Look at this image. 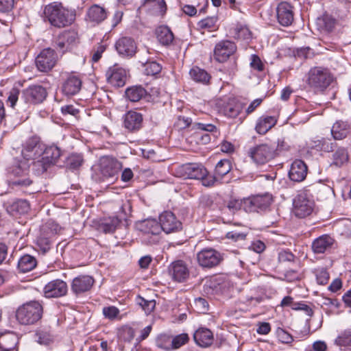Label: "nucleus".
Returning <instances> with one entry per match:
<instances>
[{
    "label": "nucleus",
    "mask_w": 351,
    "mask_h": 351,
    "mask_svg": "<svg viewBox=\"0 0 351 351\" xmlns=\"http://www.w3.org/2000/svg\"><path fill=\"white\" fill-rule=\"evenodd\" d=\"M43 17L51 25L63 28L71 25L75 19V12L63 6L60 2L54 1L43 8Z\"/></svg>",
    "instance_id": "f257e3e1"
},
{
    "label": "nucleus",
    "mask_w": 351,
    "mask_h": 351,
    "mask_svg": "<svg viewBox=\"0 0 351 351\" xmlns=\"http://www.w3.org/2000/svg\"><path fill=\"white\" fill-rule=\"evenodd\" d=\"M43 314L42 304L38 301H30L18 307L16 319L21 325H33L41 319Z\"/></svg>",
    "instance_id": "f03ea898"
},
{
    "label": "nucleus",
    "mask_w": 351,
    "mask_h": 351,
    "mask_svg": "<svg viewBox=\"0 0 351 351\" xmlns=\"http://www.w3.org/2000/svg\"><path fill=\"white\" fill-rule=\"evenodd\" d=\"M334 80L330 69L324 66H314L307 74V84L315 91H324Z\"/></svg>",
    "instance_id": "7ed1b4c3"
},
{
    "label": "nucleus",
    "mask_w": 351,
    "mask_h": 351,
    "mask_svg": "<svg viewBox=\"0 0 351 351\" xmlns=\"http://www.w3.org/2000/svg\"><path fill=\"white\" fill-rule=\"evenodd\" d=\"M273 202L271 194L266 193L243 199L244 210L248 213L265 212L269 209Z\"/></svg>",
    "instance_id": "20e7f679"
},
{
    "label": "nucleus",
    "mask_w": 351,
    "mask_h": 351,
    "mask_svg": "<svg viewBox=\"0 0 351 351\" xmlns=\"http://www.w3.org/2000/svg\"><path fill=\"white\" fill-rule=\"evenodd\" d=\"M248 156L257 165H264L273 159L276 156L274 147L267 143L257 145L250 147Z\"/></svg>",
    "instance_id": "39448f33"
},
{
    "label": "nucleus",
    "mask_w": 351,
    "mask_h": 351,
    "mask_svg": "<svg viewBox=\"0 0 351 351\" xmlns=\"http://www.w3.org/2000/svg\"><path fill=\"white\" fill-rule=\"evenodd\" d=\"M293 213L299 218H304L309 216L313 211L315 207L314 201L308 195L302 192L293 199Z\"/></svg>",
    "instance_id": "423d86ee"
},
{
    "label": "nucleus",
    "mask_w": 351,
    "mask_h": 351,
    "mask_svg": "<svg viewBox=\"0 0 351 351\" xmlns=\"http://www.w3.org/2000/svg\"><path fill=\"white\" fill-rule=\"evenodd\" d=\"M99 167L104 179L112 180L117 178L122 164L115 158L106 156L101 158Z\"/></svg>",
    "instance_id": "0eeeda50"
},
{
    "label": "nucleus",
    "mask_w": 351,
    "mask_h": 351,
    "mask_svg": "<svg viewBox=\"0 0 351 351\" xmlns=\"http://www.w3.org/2000/svg\"><path fill=\"white\" fill-rule=\"evenodd\" d=\"M57 60L58 56L55 50L49 47L40 52L36 58L35 63L39 71L47 73L55 66Z\"/></svg>",
    "instance_id": "6e6552de"
},
{
    "label": "nucleus",
    "mask_w": 351,
    "mask_h": 351,
    "mask_svg": "<svg viewBox=\"0 0 351 351\" xmlns=\"http://www.w3.org/2000/svg\"><path fill=\"white\" fill-rule=\"evenodd\" d=\"M45 145L40 137L33 136L29 137L23 145L22 155L27 160H35L41 156Z\"/></svg>",
    "instance_id": "1a4fd4ad"
},
{
    "label": "nucleus",
    "mask_w": 351,
    "mask_h": 351,
    "mask_svg": "<svg viewBox=\"0 0 351 351\" xmlns=\"http://www.w3.org/2000/svg\"><path fill=\"white\" fill-rule=\"evenodd\" d=\"M159 223L161 230L166 234L176 233L182 230V222L170 210L164 211L159 215Z\"/></svg>",
    "instance_id": "9d476101"
},
{
    "label": "nucleus",
    "mask_w": 351,
    "mask_h": 351,
    "mask_svg": "<svg viewBox=\"0 0 351 351\" xmlns=\"http://www.w3.org/2000/svg\"><path fill=\"white\" fill-rule=\"evenodd\" d=\"M198 264L204 268L217 266L223 260L221 253L213 248H204L197 254Z\"/></svg>",
    "instance_id": "9b49d317"
},
{
    "label": "nucleus",
    "mask_w": 351,
    "mask_h": 351,
    "mask_svg": "<svg viewBox=\"0 0 351 351\" xmlns=\"http://www.w3.org/2000/svg\"><path fill=\"white\" fill-rule=\"evenodd\" d=\"M47 89L41 85L29 86L22 92V98L26 103L39 104L43 103L47 97Z\"/></svg>",
    "instance_id": "f8f14e48"
},
{
    "label": "nucleus",
    "mask_w": 351,
    "mask_h": 351,
    "mask_svg": "<svg viewBox=\"0 0 351 351\" xmlns=\"http://www.w3.org/2000/svg\"><path fill=\"white\" fill-rule=\"evenodd\" d=\"M82 85V79L76 73H66L61 87L62 93L68 97L75 95L81 90Z\"/></svg>",
    "instance_id": "ddd939ff"
},
{
    "label": "nucleus",
    "mask_w": 351,
    "mask_h": 351,
    "mask_svg": "<svg viewBox=\"0 0 351 351\" xmlns=\"http://www.w3.org/2000/svg\"><path fill=\"white\" fill-rule=\"evenodd\" d=\"M68 292V286L66 282L60 279H56L49 282L43 289L44 295L47 298H58L65 296Z\"/></svg>",
    "instance_id": "4468645a"
},
{
    "label": "nucleus",
    "mask_w": 351,
    "mask_h": 351,
    "mask_svg": "<svg viewBox=\"0 0 351 351\" xmlns=\"http://www.w3.org/2000/svg\"><path fill=\"white\" fill-rule=\"evenodd\" d=\"M114 47L120 56L128 58L133 57L137 50L135 40L128 36L119 38L114 44Z\"/></svg>",
    "instance_id": "2eb2a0df"
},
{
    "label": "nucleus",
    "mask_w": 351,
    "mask_h": 351,
    "mask_svg": "<svg viewBox=\"0 0 351 351\" xmlns=\"http://www.w3.org/2000/svg\"><path fill=\"white\" fill-rule=\"evenodd\" d=\"M106 77L108 84L114 87H122L125 84L127 73L125 69L115 64L106 71Z\"/></svg>",
    "instance_id": "dca6fc26"
},
{
    "label": "nucleus",
    "mask_w": 351,
    "mask_h": 351,
    "mask_svg": "<svg viewBox=\"0 0 351 351\" xmlns=\"http://www.w3.org/2000/svg\"><path fill=\"white\" fill-rule=\"evenodd\" d=\"M276 16L280 25L290 26L294 19L293 7L287 2H280L276 8Z\"/></svg>",
    "instance_id": "f3484780"
},
{
    "label": "nucleus",
    "mask_w": 351,
    "mask_h": 351,
    "mask_svg": "<svg viewBox=\"0 0 351 351\" xmlns=\"http://www.w3.org/2000/svg\"><path fill=\"white\" fill-rule=\"evenodd\" d=\"M237 49L234 43L230 40H222L215 45L214 56L219 62H225Z\"/></svg>",
    "instance_id": "a211bd4d"
},
{
    "label": "nucleus",
    "mask_w": 351,
    "mask_h": 351,
    "mask_svg": "<svg viewBox=\"0 0 351 351\" xmlns=\"http://www.w3.org/2000/svg\"><path fill=\"white\" fill-rule=\"evenodd\" d=\"M182 176L189 179L200 180L207 175L208 171L200 163H186L181 166Z\"/></svg>",
    "instance_id": "6ab92c4d"
},
{
    "label": "nucleus",
    "mask_w": 351,
    "mask_h": 351,
    "mask_svg": "<svg viewBox=\"0 0 351 351\" xmlns=\"http://www.w3.org/2000/svg\"><path fill=\"white\" fill-rule=\"evenodd\" d=\"M169 271L172 279L178 282L186 281L189 276V271L186 263L180 260L173 262L169 267Z\"/></svg>",
    "instance_id": "aec40b11"
},
{
    "label": "nucleus",
    "mask_w": 351,
    "mask_h": 351,
    "mask_svg": "<svg viewBox=\"0 0 351 351\" xmlns=\"http://www.w3.org/2000/svg\"><path fill=\"white\" fill-rule=\"evenodd\" d=\"M318 24L323 30L327 32H334L337 35L343 33L344 28L341 21L329 14H324L321 19H319Z\"/></svg>",
    "instance_id": "412c9836"
},
{
    "label": "nucleus",
    "mask_w": 351,
    "mask_h": 351,
    "mask_svg": "<svg viewBox=\"0 0 351 351\" xmlns=\"http://www.w3.org/2000/svg\"><path fill=\"white\" fill-rule=\"evenodd\" d=\"M143 114L140 112L130 110L124 115L123 126L129 132L138 131L143 127Z\"/></svg>",
    "instance_id": "4be33fe9"
},
{
    "label": "nucleus",
    "mask_w": 351,
    "mask_h": 351,
    "mask_svg": "<svg viewBox=\"0 0 351 351\" xmlns=\"http://www.w3.org/2000/svg\"><path fill=\"white\" fill-rule=\"evenodd\" d=\"M94 279L87 275L75 277L71 283V290L75 295L88 291L94 284Z\"/></svg>",
    "instance_id": "5701e85b"
},
{
    "label": "nucleus",
    "mask_w": 351,
    "mask_h": 351,
    "mask_svg": "<svg viewBox=\"0 0 351 351\" xmlns=\"http://www.w3.org/2000/svg\"><path fill=\"white\" fill-rule=\"evenodd\" d=\"M307 165L302 160H294L289 171V177L291 180L296 182L303 181L307 175Z\"/></svg>",
    "instance_id": "b1692460"
},
{
    "label": "nucleus",
    "mask_w": 351,
    "mask_h": 351,
    "mask_svg": "<svg viewBox=\"0 0 351 351\" xmlns=\"http://www.w3.org/2000/svg\"><path fill=\"white\" fill-rule=\"evenodd\" d=\"M193 127L199 130V132H197L196 138L198 142L202 145H206L210 142L211 136L208 133H202V132H208L210 133H217V128L210 123H195Z\"/></svg>",
    "instance_id": "393cba45"
},
{
    "label": "nucleus",
    "mask_w": 351,
    "mask_h": 351,
    "mask_svg": "<svg viewBox=\"0 0 351 351\" xmlns=\"http://www.w3.org/2000/svg\"><path fill=\"white\" fill-rule=\"evenodd\" d=\"M29 204L26 199H16L8 202L6 210L12 216L24 215L28 212Z\"/></svg>",
    "instance_id": "a878e982"
},
{
    "label": "nucleus",
    "mask_w": 351,
    "mask_h": 351,
    "mask_svg": "<svg viewBox=\"0 0 351 351\" xmlns=\"http://www.w3.org/2000/svg\"><path fill=\"white\" fill-rule=\"evenodd\" d=\"M335 240L328 234L315 239L312 243V250L315 254H322L332 248Z\"/></svg>",
    "instance_id": "bb28decb"
},
{
    "label": "nucleus",
    "mask_w": 351,
    "mask_h": 351,
    "mask_svg": "<svg viewBox=\"0 0 351 351\" xmlns=\"http://www.w3.org/2000/svg\"><path fill=\"white\" fill-rule=\"evenodd\" d=\"M137 228L144 234L158 235L161 232L159 221L154 219H147L137 223Z\"/></svg>",
    "instance_id": "cd10ccee"
},
{
    "label": "nucleus",
    "mask_w": 351,
    "mask_h": 351,
    "mask_svg": "<svg viewBox=\"0 0 351 351\" xmlns=\"http://www.w3.org/2000/svg\"><path fill=\"white\" fill-rule=\"evenodd\" d=\"M277 123V118L274 116L263 115L256 123L255 130L261 135L265 134Z\"/></svg>",
    "instance_id": "c85d7f7f"
},
{
    "label": "nucleus",
    "mask_w": 351,
    "mask_h": 351,
    "mask_svg": "<svg viewBox=\"0 0 351 351\" xmlns=\"http://www.w3.org/2000/svg\"><path fill=\"white\" fill-rule=\"evenodd\" d=\"M193 339L198 346L206 348L213 343V335L209 329L200 328L194 332Z\"/></svg>",
    "instance_id": "c756f323"
},
{
    "label": "nucleus",
    "mask_w": 351,
    "mask_h": 351,
    "mask_svg": "<svg viewBox=\"0 0 351 351\" xmlns=\"http://www.w3.org/2000/svg\"><path fill=\"white\" fill-rule=\"evenodd\" d=\"M351 131L350 125L347 121H337L332 126L331 134L335 140H343Z\"/></svg>",
    "instance_id": "7c9ffc66"
},
{
    "label": "nucleus",
    "mask_w": 351,
    "mask_h": 351,
    "mask_svg": "<svg viewBox=\"0 0 351 351\" xmlns=\"http://www.w3.org/2000/svg\"><path fill=\"white\" fill-rule=\"evenodd\" d=\"M143 5L147 7L151 14L163 16L167 11L165 0H144Z\"/></svg>",
    "instance_id": "2f4dec72"
},
{
    "label": "nucleus",
    "mask_w": 351,
    "mask_h": 351,
    "mask_svg": "<svg viewBox=\"0 0 351 351\" xmlns=\"http://www.w3.org/2000/svg\"><path fill=\"white\" fill-rule=\"evenodd\" d=\"M18 337L14 332L0 335V351H12L18 343Z\"/></svg>",
    "instance_id": "473e14b6"
},
{
    "label": "nucleus",
    "mask_w": 351,
    "mask_h": 351,
    "mask_svg": "<svg viewBox=\"0 0 351 351\" xmlns=\"http://www.w3.org/2000/svg\"><path fill=\"white\" fill-rule=\"evenodd\" d=\"M60 149L56 145H50L45 147L41 154L43 159H44L47 164L52 166L57 163L58 159L61 156Z\"/></svg>",
    "instance_id": "72a5a7b5"
},
{
    "label": "nucleus",
    "mask_w": 351,
    "mask_h": 351,
    "mask_svg": "<svg viewBox=\"0 0 351 351\" xmlns=\"http://www.w3.org/2000/svg\"><path fill=\"white\" fill-rule=\"evenodd\" d=\"M86 16L90 22L99 24L106 19L107 14L104 8L95 4L88 10Z\"/></svg>",
    "instance_id": "f704fd0d"
},
{
    "label": "nucleus",
    "mask_w": 351,
    "mask_h": 351,
    "mask_svg": "<svg viewBox=\"0 0 351 351\" xmlns=\"http://www.w3.org/2000/svg\"><path fill=\"white\" fill-rule=\"evenodd\" d=\"M335 146V143H332L330 139L325 138L312 139L308 143V147L311 149L326 152H332Z\"/></svg>",
    "instance_id": "c9c22d12"
},
{
    "label": "nucleus",
    "mask_w": 351,
    "mask_h": 351,
    "mask_svg": "<svg viewBox=\"0 0 351 351\" xmlns=\"http://www.w3.org/2000/svg\"><path fill=\"white\" fill-rule=\"evenodd\" d=\"M156 35L158 42L164 46L170 45L174 40L173 32L165 25L158 27L156 30Z\"/></svg>",
    "instance_id": "e433bc0d"
},
{
    "label": "nucleus",
    "mask_w": 351,
    "mask_h": 351,
    "mask_svg": "<svg viewBox=\"0 0 351 351\" xmlns=\"http://www.w3.org/2000/svg\"><path fill=\"white\" fill-rule=\"evenodd\" d=\"M37 265L36 258L29 254L22 256L18 261L17 268L21 273H27L33 270Z\"/></svg>",
    "instance_id": "4c0bfd02"
},
{
    "label": "nucleus",
    "mask_w": 351,
    "mask_h": 351,
    "mask_svg": "<svg viewBox=\"0 0 351 351\" xmlns=\"http://www.w3.org/2000/svg\"><path fill=\"white\" fill-rule=\"evenodd\" d=\"M125 94L130 101L136 102L147 95V91L141 86H133L128 88Z\"/></svg>",
    "instance_id": "58836bf2"
},
{
    "label": "nucleus",
    "mask_w": 351,
    "mask_h": 351,
    "mask_svg": "<svg viewBox=\"0 0 351 351\" xmlns=\"http://www.w3.org/2000/svg\"><path fill=\"white\" fill-rule=\"evenodd\" d=\"M243 104L236 99H230L223 108L224 114L230 118L237 117L243 110Z\"/></svg>",
    "instance_id": "ea45409f"
},
{
    "label": "nucleus",
    "mask_w": 351,
    "mask_h": 351,
    "mask_svg": "<svg viewBox=\"0 0 351 351\" xmlns=\"http://www.w3.org/2000/svg\"><path fill=\"white\" fill-rule=\"evenodd\" d=\"M232 169V164L228 159L220 160L216 165L214 173L219 181Z\"/></svg>",
    "instance_id": "a19ab883"
},
{
    "label": "nucleus",
    "mask_w": 351,
    "mask_h": 351,
    "mask_svg": "<svg viewBox=\"0 0 351 351\" xmlns=\"http://www.w3.org/2000/svg\"><path fill=\"white\" fill-rule=\"evenodd\" d=\"M189 74L194 81L204 84H208L210 79V75L205 70L198 66L193 67L190 70Z\"/></svg>",
    "instance_id": "79ce46f5"
},
{
    "label": "nucleus",
    "mask_w": 351,
    "mask_h": 351,
    "mask_svg": "<svg viewBox=\"0 0 351 351\" xmlns=\"http://www.w3.org/2000/svg\"><path fill=\"white\" fill-rule=\"evenodd\" d=\"M349 155L344 147L338 148L332 154V165L340 167L348 161Z\"/></svg>",
    "instance_id": "37998d69"
},
{
    "label": "nucleus",
    "mask_w": 351,
    "mask_h": 351,
    "mask_svg": "<svg viewBox=\"0 0 351 351\" xmlns=\"http://www.w3.org/2000/svg\"><path fill=\"white\" fill-rule=\"evenodd\" d=\"M121 221L117 217L104 219L100 224V229L105 233H112L115 231Z\"/></svg>",
    "instance_id": "c03bdc74"
},
{
    "label": "nucleus",
    "mask_w": 351,
    "mask_h": 351,
    "mask_svg": "<svg viewBox=\"0 0 351 351\" xmlns=\"http://www.w3.org/2000/svg\"><path fill=\"white\" fill-rule=\"evenodd\" d=\"M156 346L165 351L172 350L171 336L160 334L156 339Z\"/></svg>",
    "instance_id": "a18cd8bd"
},
{
    "label": "nucleus",
    "mask_w": 351,
    "mask_h": 351,
    "mask_svg": "<svg viewBox=\"0 0 351 351\" xmlns=\"http://www.w3.org/2000/svg\"><path fill=\"white\" fill-rule=\"evenodd\" d=\"M217 18L215 16L206 17L197 23V27L200 29L207 30L208 32H213L216 29V23Z\"/></svg>",
    "instance_id": "49530a36"
},
{
    "label": "nucleus",
    "mask_w": 351,
    "mask_h": 351,
    "mask_svg": "<svg viewBox=\"0 0 351 351\" xmlns=\"http://www.w3.org/2000/svg\"><path fill=\"white\" fill-rule=\"evenodd\" d=\"M136 304L141 306L142 309L146 314L151 313L156 306L154 300H145L144 298L138 295L136 299Z\"/></svg>",
    "instance_id": "de8ad7c7"
},
{
    "label": "nucleus",
    "mask_w": 351,
    "mask_h": 351,
    "mask_svg": "<svg viewBox=\"0 0 351 351\" xmlns=\"http://www.w3.org/2000/svg\"><path fill=\"white\" fill-rule=\"evenodd\" d=\"M335 344L339 346H351V328L343 330L335 339Z\"/></svg>",
    "instance_id": "09e8293b"
},
{
    "label": "nucleus",
    "mask_w": 351,
    "mask_h": 351,
    "mask_svg": "<svg viewBox=\"0 0 351 351\" xmlns=\"http://www.w3.org/2000/svg\"><path fill=\"white\" fill-rule=\"evenodd\" d=\"M51 167L47 162L41 158L32 162V171L36 175H41Z\"/></svg>",
    "instance_id": "8fccbe9b"
},
{
    "label": "nucleus",
    "mask_w": 351,
    "mask_h": 351,
    "mask_svg": "<svg viewBox=\"0 0 351 351\" xmlns=\"http://www.w3.org/2000/svg\"><path fill=\"white\" fill-rule=\"evenodd\" d=\"M279 263H291L295 261V256L289 250H282L278 254Z\"/></svg>",
    "instance_id": "3c124183"
},
{
    "label": "nucleus",
    "mask_w": 351,
    "mask_h": 351,
    "mask_svg": "<svg viewBox=\"0 0 351 351\" xmlns=\"http://www.w3.org/2000/svg\"><path fill=\"white\" fill-rule=\"evenodd\" d=\"M189 340V337L186 333H182L173 337H171L172 350L180 348L181 346L185 345Z\"/></svg>",
    "instance_id": "603ef678"
},
{
    "label": "nucleus",
    "mask_w": 351,
    "mask_h": 351,
    "mask_svg": "<svg viewBox=\"0 0 351 351\" xmlns=\"http://www.w3.org/2000/svg\"><path fill=\"white\" fill-rule=\"evenodd\" d=\"M145 66V73L147 75H155L158 74L162 69L161 65L155 62H147L144 64Z\"/></svg>",
    "instance_id": "864d4df0"
},
{
    "label": "nucleus",
    "mask_w": 351,
    "mask_h": 351,
    "mask_svg": "<svg viewBox=\"0 0 351 351\" xmlns=\"http://www.w3.org/2000/svg\"><path fill=\"white\" fill-rule=\"evenodd\" d=\"M222 285L216 281H210L204 285V291L208 294H220L222 293Z\"/></svg>",
    "instance_id": "5fc2aeb1"
},
{
    "label": "nucleus",
    "mask_w": 351,
    "mask_h": 351,
    "mask_svg": "<svg viewBox=\"0 0 351 351\" xmlns=\"http://www.w3.org/2000/svg\"><path fill=\"white\" fill-rule=\"evenodd\" d=\"M83 162L82 156L80 154H72L67 158V166L71 169L80 167Z\"/></svg>",
    "instance_id": "6e6d98bb"
},
{
    "label": "nucleus",
    "mask_w": 351,
    "mask_h": 351,
    "mask_svg": "<svg viewBox=\"0 0 351 351\" xmlns=\"http://www.w3.org/2000/svg\"><path fill=\"white\" fill-rule=\"evenodd\" d=\"M102 313L105 318L113 320L118 317L120 313V311L114 306H109L104 307Z\"/></svg>",
    "instance_id": "4d7b16f0"
},
{
    "label": "nucleus",
    "mask_w": 351,
    "mask_h": 351,
    "mask_svg": "<svg viewBox=\"0 0 351 351\" xmlns=\"http://www.w3.org/2000/svg\"><path fill=\"white\" fill-rule=\"evenodd\" d=\"M316 280L319 285H324L328 283L329 280V274L324 268L317 269L315 271Z\"/></svg>",
    "instance_id": "13d9d810"
},
{
    "label": "nucleus",
    "mask_w": 351,
    "mask_h": 351,
    "mask_svg": "<svg viewBox=\"0 0 351 351\" xmlns=\"http://www.w3.org/2000/svg\"><path fill=\"white\" fill-rule=\"evenodd\" d=\"M278 340L283 343H290L293 341V337L286 330L278 328L277 330Z\"/></svg>",
    "instance_id": "bf43d9fd"
},
{
    "label": "nucleus",
    "mask_w": 351,
    "mask_h": 351,
    "mask_svg": "<svg viewBox=\"0 0 351 351\" xmlns=\"http://www.w3.org/2000/svg\"><path fill=\"white\" fill-rule=\"evenodd\" d=\"M244 208L243 199H233L228 202L227 208L232 213H234L241 208Z\"/></svg>",
    "instance_id": "052dcab7"
},
{
    "label": "nucleus",
    "mask_w": 351,
    "mask_h": 351,
    "mask_svg": "<svg viewBox=\"0 0 351 351\" xmlns=\"http://www.w3.org/2000/svg\"><path fill=\"white\" fill-rule=\"evenodd\" d=\"M61 36L62 39L65 40L68 46L75 43L77 40V34L74 31L65 32Z\"/></svg>",
    "instance_id": "680f3d73"
},
{
    "label": "nucleus",
    "mask_w": 351,
    "mask_h": 351,
    "mask_svg": "<svg viewBox=\"0 0 351 351\" xmlns=\"http://www.w3.org/2000/svg\"><path fill=\"white\" fill-rule=\"evenodd\" d=\"M200 180H202V185L206 187L213 186L216 182H220L215 173L213 175H210L208 172L206 176L200 178Z\"/></svg>",
    "instance_id": "e2e57ef3"
},
{
    "label": "nucleus",
    "mask_w": 351,
    "mask_h": 351,
    "mask_svg": "<svg viewBox=\"0 0 351 351\" xmlns=\"http://www.w3.org/2000/svg\"><path fill=\"white\" fill-rule=\"evenodd\" d=\"M247 234L245 232H238L237 230H232L226 233V238L228 239H231L233 241H239L245 240L246 238Z\"/></svg>",
    "instance_id": "0e129e2a"
},
{
    "label": "nucleus",
    "mask_w": 351,
    "mask_h": 351,
    "mask_svg": "<svg viewBox=\"0 0 351 351\" xmlns=\"http://www.w3.org/2000/svg\"><path fill=\"white\" fill-rule=\"evenodd\" d=\"M192 123V119L190 117L184 116H179L176 122V125L180 130L185 129L189 127Z\"/></svg>",
    "instance_id": "69168bd1"
},
{
    "label": "nucleus",
    "mask_w": 351,
    "mask_h": 351,
    "mask_svg": "<svg viewBox=\"0 0 351 351\" xmlns=\"http://www.w3.org/2000/svg\"><path fill=\"white\" fill-rule=\"evenodd\" d=\"M135 336L134 330L131 327H126L121 332V338L127 342H130Z\"/></svg>",
    "instance_id": "338daca9"
},
{
    "label": "nucleus",
    "mask_w": 351,
    "mask_h": 351,
    "mask_svg": "<svg viewBox=\"0 0 351 351\" xmlns=\"http://www.w3.org/2000/svg\"><path fill=\"white\" fill-rule=\"evenodd\" d=\"M250 60V66L252 69L257 70L258 71H262L264 69V64L257 55H252Z\"/></svg>",
    "instance_id": "774afa93"
}]
</instances>
